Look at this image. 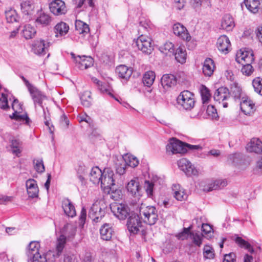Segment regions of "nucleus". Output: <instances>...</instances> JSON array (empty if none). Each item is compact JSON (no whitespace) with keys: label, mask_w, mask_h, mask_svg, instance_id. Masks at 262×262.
<instances>
[{"label":"nucleus","mask_w":262,"mask_h":262,"mask_svg":"<svg viewBox=\"0 0 262 262\" xmlns=\"http://www.w3.org/2000/svg\"><path fill=\"white\" fill-rule=\"evenodd\" d=\"M139 213L144 222L149 225L155 224L158 221L157 210L154 206L142 204L139 208Z\"/></svg>","instance_id":"nucleus-1"},{"label":"nucleus","mask_w":262,"mask_h":262,"mask_svg":"<svg viewBox=\"0 0 262 262\" xmlns=\"http://www.w3.org/2000/svg\"><path fill=\"white\" fill-rule=\"evenodd\" d=\"M187 151L185 143L176 138L170 139L166 146V152L168 155L177 154H183Z\"/></svg>","instance_id":"nucleus-2"},{"label":"nucleus","mask_w":262,"mask_h":262,"mask_svg":"<svg viewBox=\"0 0 262 262\" xmlns=\"http://www.w3.org/2000/svg\"><path fill=\"white\" fill-rule=\"evenodd\" d=\"M178 104L183 109L191 110L194 106V96L188 91L182 92L177 98Z\"/></svg>","instance_id":"nucleus-3"},{"label":"nucleus","mask_w":262,"mask_h":262,"mask_svg":"<svg viewBox=\"0 0 262 262\" xmlns=\"http://www.w3.org/2000/svg\"><path fill=\"white\" fill-rule=\"evenodd\" d=\"M105 214V205L101 201H96L91 207L89 216L95 222H100Z\"/></svg>","instance_id":"nucleus-4"},{"label":"nucleus","mask_w":262,"mask_h":262,"mask_svg":"<svg viewBox=\"0 0 262 262\" xmlns=\"http://www.w3.org/2000/svg\"><path fill=\"white\" fill-rule=\"evenodd\" d=\"M115 174L110 168H105L101 178V187L104 191L115 186Z\"/></svg>","instance_id":"nucleus-5"},{"label":"nucleus","mask_w":262,"mask_h":262,"mask_svg":"<svg viewBox=\"0 0 262 262\" xmlns=\"http://www.w3.org/2000/svg\"><path fill=\"white\" fill-rule=\"evenodd\" d=\"M138 49L143 53L150 54L153 50L151 39L147 36L141 35L135 41L134 43Z\"/></svg>","instance_id":"nucleus-6"},{"label":"nucleus","mask_w":262,"mask_h":262,"mask_svg":"<svg viewBox=\"0 0 262 262\" xmlns=\"http://www.w3.org/2000/svg\"><path fill=\"white\" fill-rule=\"evenodd\" d=\"M110 208L114 214L119 220H124L129 215V208L125 204L114 203L110 205Z\"/></svg>","instance_id":"nucleus-7"},{"label":"nucleus","mask_w":262,"mask_h":262,"mask_svg":"<svg viewBox=\"0 0 262 262\" xmlns=\"http://www.w3.org/2000/svg\"><path fill=\"white\" fill-rule=\"evenodd\" d=\"M254 60L253 52L250 49H241L236 54V60L242 64H244V63L252 62Z\"/></svg>","instance_id":"nucleus-8"},{"label":"nucleus","mask_w":262,"mask_h":262,"mask_svg":"<svg viewBox=\"0 0 262 262\" xmlns=\"http://www.w3.org/2000/svg\"><path fill=\"white\" fill-rule=\"evenodd\" d=\"M127 226L130 233L137 234L140 230V228L142 226L139 216L135 214L130 215L127 220Z\"/></svg>","instance_id":"nucleus-9"},{"label":"nucleus","mask_w":262,"mask_h":262,"mask_svg":"<svg viewBox=\"0 0 262 262\" xmlns=\"http://www.w3.org/2000/svg\"><path fill=\"white\" fill-rule=\"evenodd\" d=\"M214 99L219 103H223V106L226 108L228 107V103L225 102L230 97L229 90L226 87H221L217 89L214 94Z\"/></svg>","instance_id":"nucleus-10"},{"label":"nucleus","mask_w":262,"mask_h":262,"mask_svg":"<svg viewBox=\"0 0 262 262\" xmlns=\"http://www.w3.org/2000/svg\"><path fill=\"white\" fill-rule=\"evenodd\" d=\"M180 169L187 176L196 175L198 171L194 166L186 159L182 158L178 161Z\"/></svg>","instance_id":"nucleus-11"},{"label":"nucleus","mask_w":262,"mask_h":262,"mask_svg":"<svg viewBox=\"0 0 262 262\" xmlns=\"http://www.w3.org/2000/svg\"><path fill=\"white\" fill-rule=\"evenodd\" d=\"M50 45L49 42L42 39L37 40L32 44V50L36 55H43L46 53V51L48 50Z\"/></svg>","instance_id":"nucleus-12"},{"label":"nucleus","mask_w":262,"mask_h":262,"mask_svg":"<svg viewBox=\"0 0 262 262\" xmlns=\"http://www.w3.org/2000/svg\"><path fill=\"white\" fill-rule=\"evenodd\" d=\"M50 11L55 15L64 14L67 12L65 3L61 0H55L50 4Z\"/></svg>","instance_id":"nucleus-13"},{"label":"nucleus","mask_w":262,"mask_h":262,"mask_svg":"<svg viewBox=\"0 0 262 262\" xmlns=\"http://www.w3.org/2000/svg\"><path fill=\"white\" fill-rule=\"evenodd\" d=\"M39 248L40 244L38 242L32 241L30 243L26 252L28 262H30L32 259L38 258L41 256L39 253Z\"/></svg>","instance_id":"nucleus-14"},{"label":"nucleus","mask_w":262,"mask_h":262,"mask_svg":"<svg viewBox=\"0 0 262 262\" xmlns=\"http://www.w3.org/2000/svg\"><path fill=\"white\" fill-rule=\"evenodd\" d=\"M127 191L133 196L139 198L141 196V187L138 178L131 180L126 186Z\"/></svg>","instance_id":"nucleus-15"},{"label":"nucleus","mask_w":262,"mask_h":262,"mask_svg":"<svg viewBox=\"0 0 262 262\" xmlns=\"http://www.w3.org/2000/svg\"><path fill=\"white\" fill-rule=\"evenodd\" d=\"M12 107L14 111V113L11 118H14L16 120H25L26 123H28L29 121V118L27 115H19L23 110L22 105L20 104L17 99H14L12 104Z\"/></svg>","instance_id":"nucleus-16"},{"label":"nucleus","mask_w":262,"mask_h":262,"mask_svg":"<svg viewBox=\"0 0 262 262\" xmlns=\"http://www.w3.org/2000/svg\"><path fill=\"white\" fill-rule=\"evenodd\" d=\"M174 34L186 41H189L191 36L186 28L180 23H176L173 26Z\"/></svg>","instance_id":"nucleus-17"},{"label":"nucleus","mask_w":262,"mask_h":262,"mask_svg":"<svg viewBox=\"0 0 262 262\" xmlns=\"http://www.w3.org/2000/svg\"><path fill=\"white\" fill-rule=\"evenodd\" d=\"M93 59L90 56H77L75 59V63L78 68L85 70L93 65Z\"/></svg>","instance_id":"nucleus-18"},{"label":"nucleus","mask_w":262,"mask_h":262,"mask_svg":"<svg viewBox=\"0 0 262 262\" xmlns=\"http://www.w3.org/2000/svg\"><path fill=\"white\" fill-rule=\"evenodd\" d=\"M255 105L253 102L247 97H243L240 101L241 111L246 115L250 114L254 111Z\"/></svg>","instance_id":"nucleus-19"},{"label":"nucleus","mask_w":262,"mask_h":262,"mask_svg":"<svg viewBox=\"0 0 262 262\" xmlns=\"http://www.w3.org/2000/svg\"><path fill=\"white\" fill-rule=\"evenodd\" d=\"M216 46L221 52L227 54L231 46L228 37L224 35L221 36L217 39Z\"/></svg>","instance_id":"nucleus-20"},{"label":"nucleus","mask_w":262,"mask_h":262,"mask_svg":"<svg viewBox=\"0 0 262 262\" xmlns=\"http://www.w3.org/2000/svg\"><path fill=\"white\" fill-rule=\"evenodd\" d=\"M26 186L29 197L34 198L38 196L39 189L35 180L33 179L28 180L26 182Z\"/></svg>","instance_id":"nucleus-21"},{"label":"nucleus","mask_w":262,"mask_h":262,"mask_svg":"<svg viewBox=\"0 0 262 262\" xmlns=\"http://www.w3.org/2000/svg\"><path fill=\"white\" fill-rule=\"evenodd\" d=\"M28 91L30 92L34 104L35 105L37 103L42 107V101L46 98V96L34 86Z\"/></svg>","instance_id":"nucleus-22"},{"label":"nucleus","mask_w":262,"mask_h":262,"mask_svg":"<svg viewBox=\"0 0 262 262\" xmlns=\"http://www.w3.org/2000/svg\"><path fill=\"white\" fill-rule=\"evenodd\" d=\"M247 149L249 152L262 153V142L258 138H252L247 144Z\"/></svg>","instance_id":"nucleus-23"},{"label":"nucleus","mask_w":262,"mask_h":262,"mask_svg":"<svg viewBox=\"0 0 262 262\" xmlns=\"http://www.w3.org/2000/svg\"><path fill=\"white\" fill-rule=\"evenodd\" d=\"M62 207L64 213L68 216L73 217L76 216L75 208L73 203L68 199H64L62 201Z\"/></svg>","instance_id":"nucleus-24"},{"label":"nucleus","mask_w":262,"mask_h":262,"mask_svg":"<svg viewBox=\"0 0 262 262\" xmlns=\"http://www.w3.org/2000/svg\"><path fill=\"white\" fill-rule=\"evenodd\" d=\"M161 83L163 88L167 90L176 84L177 79L173 75L164 74L161 79Z\"/></svg>","instance_id":"nucleus-25"},{"label":"nucleus","mask_w":262,"mask_h":262,"mask_svg":"<svg viewBox=\"0 0 262 262\" xmlns=\"http://www.w3.org/2000/svg\"><path fill=\"white\" fill-rule=\"evenodd\" d=\"M172 190L173 196L177 200L182 201L187 198L188 195L180 185L173 184L172 186Z\"/></svg>","instance_id":"nucleus-26"},{"label":"nucleus","mask_w":262,"mask_h":262,"mask_svg":"<svg viewBox=\"0 0 262 262\" xmlns=\"http://www.w3.org/2000/svg\"><path fill=\"white\" fill-rule=\"evenodd\" d=\"M229 93L230 96L231 95L235 101H239L242 99L243 97H245L243 93L242 88L236 83H233L231 85Z\"/></svg>","instance_id":"nucleus-27"},{"label":"nucleus","mask_w":262,"mask_h":262,"mask_svg":"<svg viewBox=\"0 0 262 262\" xmlns=\"http://www.w3.org/2000/svg\"><path fill=\"white\" fill-rule=\"evenodd\" d=\"M114 231L110 224H104L100 229L101 238L105 241H109L112 238Z\"/></svg>","instance_id":"nucleus-28"},{"label":"nucleus","mask_w":262,"mask_h":262,"mask_svg":"<svg viewBox=\"0 0 262 262\" xmlns=\"http://www.w3.org/2000/svg\"><path fill=\"white\" fill-rule=\"evenodd\" d=\"M102 174L103 172L98 167H93L89 175L90 180L95 184H99Z\"/></svg>","instance_id":"nucleus-29"},{"label":"nucleus","mask_w":262,"mask_h":262,"mask_svg":"<svg viewBox=\"0 0 262 262\" xmlns=\"http://www.w3.org/2000/svg\"><path fill=\"white\" fill-rule=\"evenodd\" d=\"M227 185V181L226 180H216L213 182L208 184L207 187L203 189L204 191H210L213 190L222 189Z\"/></svg>","instance_id":"nucleus-30"},{"label":"nucleus","mask_w":262,"mask_h":262,"mask_svg":"<svg viewBox=\"0 0 262 262\" xmlns=\"http://www.w3.org/2000/svg\"><path fill=\"white\" fill-rule=\"evenodd\" d=\"M215 66L213 61L210 58H207L204 62L203 72L205 76L210 77L214 72Z\"/></svg>","instance_id":"nucleus-31"},{"label":"nucleus","mask_w":262,"mask_h":262,"mask_svg":"<svg viewBox=\"0 0 262 262\" xmlns=\"http://www.w3.org/2000/svg\"><path fill=\"white\" fill-rule=\"evenodd\" d=\"M116 72L120 78L125 80L128 79L132 74V70L125 65L118 66Z\"/></svg>","instance_id":"nucleus-32"},{"label":"nucleus","mask_w":262,"mask_h":262,"mask_svg":"<svg viewBox=\"0 0 262 262\" xmlns=\"http://www.w3.org/2000/svg\"><path fill=\"white\" fill-rule=\"evenodd\" d=\"M176 60L181 63H184L186 61L187 53L184 47H179L174 51Z\"/></svg>","instance_id":"nucleus-33"},{"label":"nucleus","mask_w":262,"mask_h":262,"mask_svg":"<svg viewBox=\"0 0 262 262\" xmlns=\"http://www.w3.org/2000/svg\"><path fill=\"white\" fill-rule=\"evenodd\" d=\"M69 30V26L64 22L58 23L54 27V32L56 37L66 35Z\"/></svg>","instance_id":"nucleus-34"},{"label":"nucleus","mask_w":262,"mask_h":262,"mask_svg":"<svg viewBox=\"0 0 262 262\" xmlns=\"http://www.w3.org/2000/svg\"><path fill=\"white\" fill-rule=\"evenodd\" d=\"M75 28L78 33L82 34L84 36L88 34L90 32L88 25L80 20H76Z\"/></svg>","instance_id":"nucleus-35"},{"label":"nucleus","mask_w":262,"mask_h":262,"mask_svg":"<svg viewBox=\"0 0 262 262\" xmlns=\"http://www.w3.org/2000/svg\"><path fill=\"white\" fill-rule=\"evenodd\" d=\"M126 163L125 162L123 157L120 156L117 158V161L115 163L116 171L119 175H123L126 172L127 168Z\"/></svg>","instance_id":"nucleus-36"},{"label":"nucleus","mask_w":262,"mask_h":262,"mask_svg":"<svg viewBox=\"0 0 262 262\" xmlns=\"http://www.w3.org/2000/svg\"><path fill=\"white\" fill-rule=\"evenodd\" d=\"M244 3L249 11L253 13L258 12L260 6L259 0H245Z\"/></svg>","instance_id":"nucleus-37"},{"label":"nucleus","mask_w":262,"mask_h":262,"mask_svg":"<svg viewBox=\"0 0 262 262\" xmlns=\"http://www.w3.org/2000/svg\"><path fill=\"white\" fill-rule=\"evenodd\" d=\"M234 26V21L232 16L229 14L225 15L221 23L222 28L223 29L230 31Z\"/></svg>","instance_id":"nucleus-38"},{"label":"nucleus","mask_w":262,"mask_h":262,"mask_svg":"<svg viewBox=\"0 0 262 262\" xmlns=\"http://www.w3.org/2000/svg\"><path fill=\"white\" fill-rule=\"evenodd\" d=\"M161 51L164 54L169 57L173 56L174 45L171 42H166L160 48Z\"/></svg>","instance_id":"nucleus-39"},{"label":"nucleus","mask_w":262,"mask_h":262,"mask_svg":"<svg viewBox=\"0 0 262 262\" xmlns=\"http://www.w3.org/2000/svg\"><path fill=\"white\" fill-rule=\"evenodd\" d=\"M77 227L70 224H66L63 229V232L69 239H72L75 235Z\"/></svg>","instance_id":"nucleus-40"},{"label":"nucleus","mask_w":262,"mask_h":262,"mask_svg":"<svg viewBox=\"0 0 262 262\" xmlns=\"http://www.w3.org/2000/svg\"><path fill=\"white\" fill-rule=\"evenodd\" d=\"M155 74L152 71L146 72L143 77V82L147 86H151L155 79Z\"/></svg>","instance_id":"nucleus-41"},{"label":"nucleus","mask_w":262,"mask_h":262,"mask_svg":"<svg viewBox=\"0 0 262 262\" xmlns=\"http://www.w3.org/2000/svg\"><path fill=\"white\" fill-rule=\"evenodd\" d=\"M36 33L35 28L30 25H26L23 30V36L27 39L33 38L36 34Z\"/></svg>","instance_id":"nucleus-42"},{"label":"nucleus","mask_w":262,"mask_h":262,"mask_svg":"<svg viewBox=\"0 0 262 262\" xmlns=\"http://www.w3.org/2000/svg\"><path fill=\"white\" fill-rule=\"evenodd\" d=\"M34 9L33 4L29 1L23 2L21 4V9L25 15H30Z\"/></svg>","instance_id":"nucleus-43"},{"label":"nucleus","mask_w":262,"mask_h":262,"mask_svg":"<svg viewBox=\"0 0 262 262\" xmlns=\"http://www.w3.org/2000/svg\"><path fill=\"white\" fill-rule=\"evenodd\" d=\"M66 243V236L63 234L60 235V236L57 238L56 244V251L58 256H59L61 254L63 249L64 248Z\"/></svg>","instance_id":"nucleus-44"},{"label":"nucleus","mask_w":262,"mask_h":262,"mask_svg":"<svg viewBox=\"0 0 262 262\" xmlns=\"http://www.w3.org/2000/svg\"><path fill=\"white\" fill-rule=\"evenodd\" d=\"M105 191L110 194L111 198L116 201L121 199L122 196V191L117 189L116 186L111 187V189H108Z\"/></svg>","instance_id":"nucleus-45"},{"label":"nucleus","mask_w":262,"mask_h":262,"mask_svg":"<svg viewBox=\"0 0 262 262\" xmlns=\"http://www.w3.org/2000/svg\"><path fill=\"white\" fill-rule=\"evenodd\" d=\"M121 157H123L127 166L135 167L139 164V162L138 160L136 157L133 155H125L123 156H121Z\"/></svg>","instance_id":"nucleus-46"},{"label":"nucleus","mask_w":262,"mask_h":262,"mask_svg":"<svg viewBox=\"0 0 262 262\" xmlns=\"http://www.w3.org/2000/svg\"><path fill=\"white\" fill-rule=\"evenodd\" d=\"M11 147L12 153L18 156L21 151V143L18 140L13 139L11 142Z\"/></svg>","instance_id":"nucleus-47"},{"label":"nucleus","mask_w":262,"mask_h":262,"mask_svg":"<svg viewBox=\"0 0 262 262\" xmlns=\"http://www.w3.org/2000/svg\"><path fill=\"white\" fill-rule=\"evenodd\" d=\"M252 85L256 93L262 96V78L258 77L252 81Z\"/></svg>","instance_id":"nucleus-48"},{"label":"nucleus","mask_w":262,"mask_h":262,"mask_svg":"<svg viewBox=\"0 0 262 262\" xmlns=\"http://www.w3.org/2000/svg\"><path fill=\"white\" fill-rule=\"evenodd\" d=\"M81 104L85 106L89 107L91 105V96L90 92H84L80 97Z\"/></svg>","instance_id":"nucleus-49"},{"label":"nucleus","mask_w":262,"mask_h":262,"mask_svg":"<svg viewBox=\"0 0 262 262\" xmlns=\"http://www.w3.org/2000/svg\"><path fill=\"white\" fill-rule=\"evenodd\" d=\"M235 242L241 247L245 248L247 249L250 252L252 253L254 251L253 248L251 247V245L243 239L241 237H237L235 238Z\"/></svg>","instance_id":"nucleus-50"},{"label":"nucleus","mask_w":262,"mask_h":262,"mask_svg":"<svg viewBox=\"0 0 262 262\" xmlns=\"http://www.w3.org/2000/svg\"><path fill=\"white\" fill-rule=\"evenodd\" d=\"M202 99L204 104L207 103L210 98V94L209 90L204 85H202L201 89Z\"/></svg>","instance_id":"nucleus-51"},{"label":"nucleus","mask_w":262,"mask_h":262,"mask_svg":"<svg viewBox=\"0 0 262 262\" xmlns=\"http://www.w3.org/2000/svg\"><path fill=\"white\" fill-rule=\"evenodd\" d=\"M51 18L49 15L42 13L36 19V22L41 25H49L51 22Z\"/></svg>","instance_id":"nucleus-52"},{"label":"nucleus","mask_w":262,"mask_h":262,"mask_svg":"<svg viewBox=\"0 0 262 262\" xmlns=\"http://www.w3.org/2000/svg\"><path fill=\"white\" fill-rule=\"evenodd\" d=\"M252 62L244 63L241 69V72L243 75L247 76H250L254 71V69L251 66Z\"/></svg>","instance_id":"nucleus-53"},{"label":"nucleus","mask_w":262,"mask_h":262,"mask_svg":"<svg viewBox=\"0 0 262 262\" xmlns=\"http://www.w3.org/2000/svg\"><path fill=\"white\" fill-rule=\"evenodd\" d=\"M17 15L16 11L13 9H11L6 12V18L8 22L13 23L16 21Z\"/></svg>","instance_id":"nucleus-54"},{"label":"nucleus","mask_w":262,"mask_h":262,"mask_svg":"<svg viewBox=\"0 0 262 262\" xmlns=\"http://www.w3.org/2000/svg\"><path fill=\"white\" fill-rule=\"evenodd\" d=\"M203 234L198 233H191L190 238L192 239L193 243L198 246H200L202 243Z\"/></svg>","instance_id":"nucleus-55"},{"label":"nucleus","mask_w":262,"mask_h":262,"mask_svg":"<svg viewBox=\"0 0 262 262\" xmlns=\"http://www.w3.org/2000/svg\"><path fill=\"white\" fill-rule=\"evenodd\" d=\"M203 254L205 258H213L214 257L213 249L209 246H205L203 249Z\"/></svg>","instance_id":"nucleus-56"},{"label":"nucleus","mask_w":262,"mask_h":262,"mask_svg":"<svg viewBox=\"0 0 262 262\" xmlns=\"http://www.w3.org/2000/svg\"><path fill=\"white\" fill-rule=\"evenodd\" d=\"M190 227L184 228L183 230L181 233L177 235V237L179 239L184 240L187 239L189 236L190 237L191 233L190 231Z\"/></svg>","instance_id":"nucleus-57"},{"label":"nucleus","mask_w":262,"mask_h":262,"mask_svg":"<svg viewBox=\"0 0 262 262\" xmlns=\"http://www.w3.org/2000/svg\"><path fill=\"white\" fill-rule=\"evenodd\" d=\"M206 113L208 116L212 119H215L218 117L216 110L213 105L208 106L206 110Z\"/></svg>","instance_id":"nucleus-58"},{"label":"nucleus","mask_w":262,"mask_h":262,"mask_svg":"<svg viewBox=\"0 0 262 262\" xmlns=\"http://www.w3.org/2000/svg\"><path fill=\"white\" fill-rule=\"evenodd\" d=\"M0 107L3 110L9 108L7 96L4 93L0 96Z\"/></svg>","instance_id":"nucleus-59"},{"label":"nucleus","mask_w":262,"mask_h":262,"mask_svg":"<svg viewBox=\"0 0 262 262\" xmlns=\"http://www.w3.org/2000/svg\"><path fill=\"white\" fill-rule=\"evenodd\" d=\"M35 163V169L38 172H42L45 171V166L41 159H38L34 162Z\"/></svg>","instance_id":"nucleus-60"},{"label":"nucleus","mask_w":262,"mask_h":262,"mask_svg":"<svg viewBox=\"0 0 262 262\" xmlns=\"http://www.w3.org/2000/svg\"><path fill=\"white\" fill-rule=\"evenodd\" d=\"M154 184L149 181H146L145 183V189L148 196L152 195Z\"/></svg>","instance_id":"nucleus-61"},{"label":"nucleus","mask_w":262,"mask_h":262,"mask_svg":"<svg viewBox=\"0 0 262 262\" xmlns=\"http://www.w3.org/2000/svg\"><path fill=\"white\" fill-rule=\"evenodd\" d=\"M102 93H106L108 95H110L113 98L114 97L113 95L110 92L109 86L106 83H102L100 85V86L98 88Z\"/></svg>","instance_id":"nucleus-62"},{"label":"nucleus","mask_w":262,"mask_h":262,"mask_svg":"<svg viewBox=\"0 0 262 262\" xmlns=\"http://www.w3.org/2000/svg\"><path fill=\"white\" fill-rule=\"evenodd\" d=\"M235 254L234 253H230L224 256L223 262H235Z\"/></svg>","instance_id":"nucleus-63"},{"label":"nucleus","mask_w":262,"mask_h":262,"mask_svg":"<svg viewBox=\"0 0 262 262\" xmlns=\"http://www.w3.org/2000/svg\"><path fill=\"white\" fill-rule=\"evenodd\" d=\"M49 254V253H47L46 255L40 256L38 258L32 259L30 262H47V256Z\"/></svg>","instance_id":"nucleus-64"}]
</instances>
